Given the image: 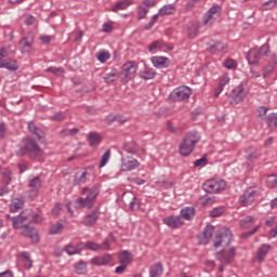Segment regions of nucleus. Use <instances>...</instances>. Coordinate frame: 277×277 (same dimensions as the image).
<instances>
[{"instance_id":"1","label":"nucleus","mask_w":277,"mask_h":277,"mask_svg":"<svg viewBox=\"0 0 277 277\" xmlns=\"http://www.w3.org/2000/svg\"><path fill=\"white\" fill-rule=\"evenodd\" d=\"M15 155L16 157H25V155H27L29 159H34L36 161H44V150H42L36 140L31 137L22 140L21 144L17 145Z\"/></svg>"},{"instance_id":"2","label":"nucleus","mask_w":277,"mask_h":277,"mask_svg":"<svg viewBox=\"0 0 277 277\" xmlns=\"http://www.w3.org/2000/svg\"><path fill=\"white\" fill-rule=\"evenodd\" d=\"M230 241H233V232L230 229L223 227L213 238V247L214 248H228L230 246Z\"/></svg>"},{"instance_id":"3","label":"nucleus","mask_w":277,"mask_h":277,"mask_svg":"<svg viewBox=\"0 0 277 277\" xmlns=\"http://www.w3.org/2000/svg\"><path fill=\"white\" fill-rule=\"evenodd\" d=\"M136 72L137 64L135 63V61L126 62L121 67V71L119 72L121 83H129L131 79H135Z\"/></svg>"},{"instance_id":"4","label":"nucleus","mask_w":277,"mask_h":277,"mask_svg":"<svg viewBox=\"0 0 277 277\" xmlns=\"http://www.w3.org/2000/svg\"><path fill=\"white\" fill-rule=\"evenodd\" d=\"M13 228H25L31 224V210H24L19 215L11 217Z\"/></svg>"},{"instance_id":"5","label":"nucleus","mask_w":277,"mask_h":277,"mask_svg":"<svg viewBox=\"0 0 277 277\" xmlns=\"http://www.w3.org/2000/svg\"><path fill=\"white\" fill-rule=\"evenodd\" d=\"M192 96V89L189 87H179L174 89L170 95V101H173V103H179L181 101H187Z\"/></svg>"},{"instance_id":"6","label":"nucleus","mask_w":277,"mask_h":277,"mask_svg":"<svg viewBox=\"0 0 277 277\" xmlns=\"http://www.w3.org/2000/svg\"><path fill=\"white\" fill-rule=\"evenodd\" d=\"M203 189L207 194H220L226 189V182L224 180H208L203 184Z\"/></svg>"},{"instance_id":"7","label":"nucleus","mask_w":277,"mask_h":277,"mask_svg":"<svg viewBox=\"0 0 277 277\" xmlns=\"http://www.w3.org/2000/svg\"><path fill=\"white\" fill-rule=\"evenodd\" d=\"M256 198H259V189L256 187H250L240 196V205L242 207H250Z\"/></svg>"},{"instance_id":"8","label":"nucleus","mask_w":277,"mask_h":277,"mask_svg":"<svg viewBox=\"0 0 277 277\" xmlns=\"http://www.w3.org/2000/svg\"><path fill=\"white\" fill-rule=\"evenodd\" d=\"M220 14H222V6L214 5L209 9V11L203 15V24L208 27H211L213 23L219 18Z\"/></svg>"},{"instance_id":"9","label":"nucleus","mask_w":277,"mask_h":277,"mask_svg":"<svg viewBox=\"0 0 277 277\" xmlns=\"http://www.w3.org/2000/svg\"><path fill=\"white\" fill-rule=\"evenodd\" d=\"M89 202V207H94V202L96 201V197L101 194V184H94L91 188L84 187L82 189V196H85Z\"/></svg>"},{"instance_id":"10","label":"nucleus","mask_w":277,"mask_h":277,"mask_svg":"<svg viewBox=\"0 0 277 277\" xmlns=\"http://www.w3.org/2000/svg\"><path fill=\"white\" fill-rule=\"evenodd\" d=\"M246 98V89H243V84L237 85L229 94V103L230 105H239Z\"/></svg>"},{"instance_id":"11","label":"nucleus","mask_w":277,"mask_h":277,"mask_svg":"<svg viewBox=\"0 0 277 277\" xmlns=\"http://www.w3.org/2000/svg\"><path fill=\"white\" fill-rule=\"evenodd\" d=\"M217 261L225 265H230L235 259V247H230L228 250L223 249L215 254Z\"/></svg>"},{"instance_id":"12","label":"nucleus","mask_w":277,"mask_h":277,"mask_svg":"<svg viewBox=\"0 0 277 277\" xmlns=\"http://www.w3.org/2000/svg\"><path fill=\"white\" fill-rule=\"evenodd\" d=\"M214 229H215V227H213V225L206 226L203 232L198 235L199 243H201L202 246H207V243H209V241H211V237H213Z\"/></svg>"},{"instance_id":"13","label":"nucleus","mask_w":277,"mask_h":277,"mask_svg":"<svg viewBox=\"0 0 277 277\" xmlns=\"http://www.w3.org/2000/svg\"><path fill=\"white\" fill-rule=\"evenodd\" d=\"M163 224L169 228H181L183 226V219L180 215H170L162 219Z\"/></svg>"},{"instance_id":"14","label":"nucleus","mask_w":277,"mask_h":277,"mask_svg":"<svg viewBox=\"0 0 277 277\" xmlns=\"http://www.w3.org/2000/svg\"><path fill=\"white\" fill-rule=\"evenodd\" d=\"M136 168H140V161H137V159L131 157L122 158L121 170L123 172H131Z\"/></svg>"},{"instance_id":"15","label":"nucleus","mask_w":277,"mask_h":277,"mask_svg":"<svg viewBox=\"0 0 277 277\" xmlns=\"http://www.w3.org/2000/svg\"><path fill=\"white\" fill-rule=\"evenodd\" d=\"M196 148V145L189 143V141L183 138L181 144H180V147H179V150H180V154L182 155V157H189V155H192L194 153Z\"/></svg>"},{"instance_id":"16","label":"nucleus","mask_w":277,"mask_h":277,"mask_svg":"<svg viewBox=\"0 0 277 277\" xmlns=\"http://www.w3.org/2000/svg\"><path fill=\"white\" fill-rule=\"evenodd\" d=\"M22 235L28 237L32 243H38L40 241V236H38V230L31 226L22 227Z\"/></svg>"},{"instance_id":"17","label":"nucleus","mask_w":277,"mask_h":277,"mask_svg":"<svg viewBox=\"0 0 277 277\" xmlns=\"http://www.w3.org/2000/svg\"><path fill=\"white\" fill-rule=\"evenodd\" d=\"M29 194L34 197L38 196V192L40 187H42V180L40 176H35L34 179L29 180L28 182Z\"/></svg>"},{"instance_id":"18","label":"nucleus","mask_w":277,"mask_h":277,"mask_svg":"<svg viewBox=\"0 0 277 277\" xmlns=\"http://www.w3.org/2000/svg\"><path fill=\"white\" fill-rule=\"evenodd\" d=\"M261 60H263V56H261L256 49H251L247 54V61L250 66H259Z\"/></svg>"},{"instance_id":"19","label":"nucleus","mask_w":277,"mask_h":277,"mask_svg":"<svg viewBox=\"0 0 277 277\" xmlns=\"http://www.w3.org/2000/svg\"><path fill=\"white\" fill-rule=\"evenodd\" d=\"M0 68H5L10 72H14L15 70H18V63L16 62V60H3L0 57Z\"/></svg>"},{"instance_id":"20","label":"nucleus","mask_w":277,"mask_h":277,"mask_svg":"<svg viewBox=\"0 0 277 277\" xmlns=\"http://www.w3.org/2000/svg\"><path fill=\"white\" fill-rule=\"evenodd\" d=\"M207 51L217 55V53H222V51H224V43L222 41L211 40L207 43Z\"/></svg>"},{"instance_id":"21","label":"nucleus","mask_w":277,"mask_h":277,"mask_svg":"<svg viewBox=\"0 0 277 277\" xmlns=\"http://www.w3.org/2000/svg\"><path fill=\"white\" fill-rule=\"evenodd\" d=\"M151 63L155 68H168L170 66V58L166 56H153Z\"/></svg>"},{"instance_id":"22","label":"nucleus","mask_w":277,"mask_h":277,"mask_svg":"<svg viewBox=\"0 0 277 277\" xmlns=\"http://www.w3.org/2000/svg\"><path fill=\"white\" fill-rule=\"evenodd\" d=\"M9 207L11 213H16V211H19V209H23V207H25V199L23 197H14L11 199V203Z\"/></svg>"},{"instance_id":"23","label":"nucleus","mask_w":277,"mask_h":277,"mask_svg":"<svg viewBox=\"0 0 277 277\" xmlns=\"http://www.w3.org/2000/svg\"><path fill=\"white\" fill-rule=\"evenodd\" d=\"M269 250H272V245L264 243L262 245L256 252V261L259 263H263L265 261V256L269 254Z\"/></svg>"},{"instance_id":"24","label":"nucleus","mask_w":277,"mask_h":277,"mask_svg":"<svg viewBox=\"0 0 277 277\" xmlns=\"http://www.w3.org/2000/svg\"><path fill=\"white\" fill-rule=\"evenodd\" d=\"M161 276H163V264L161 262H156L149 268V277Z\"/></svg>"},{"instance_id":"25","label":"nucleus","mask_w":277,"mask_h":277,"mask_svg":"<svg viewBox=\"0 0 277 277\" xmlns=\"http://www.w3.org/2000/svg\"><path fill=\"white\" fill-rule=\"evenodd\" d=\"M157 75V72H155V69L145 66L140 72L138 76L141 79H144L145 81H148L150 79H155V76Z\"/></svg>"},{"instance_id":"26","label":"nucleus","mask_w":277,"mask_h":277,"mask_svg":"<svg viewBox=\"0 0 277 277\" xmlns=\"http://www.w3.org/2000/svg\"><path fill=\"white\" fill-rule=\"evenodd\" d=\"M184 140H186L188 143L196 146V144H198V142H200V133H198V131L187 132L184 136Z\"/></svg>"},{"instance_id":"27","label":"nucleus","mask_w":277,"mask_h":277,"mask_svg":"<svg viewBox=\"0 0 277 277\" xmlns=\"http://www.w3.org/2000/svg\"><path fill=\"white\" fill-rule=\"evenodd\" d=\"M87 140L89 142V146L91 147L98 146V144H101V135L96 132H90L87 135Z\"/></svg>"},{"instance_id":"28","label":"nucleus","mask_w":277,"mask_h":277,"mask_svg":"<svg viewBox=\"0 0 277 277\" xmlns=\"http://www.w3.org/2000/svg\"><path fill=\"white\" fill-rule=\"evenodd\" d=\"M246 159H247V166H249L250 169L252 170V162L256 161V159H259V154H256V149H254V148L248 149Z\"/></svg>"},{"instance_id":"29","label":"nucleus","mask_w":277,"mask_h":277,"mask_svg":"<svg viewBox=\"0 0 277 277\" xmlns=\"http://www.w3.org/2000/svg\"><path fill=\"white\" fill-rule=\"evenodd\" d=\"M265 122H266L268 129H271V131H274V129L277 128V114L272 113V114L267 115L265 118Z\"/></svg>"},{"instance_id":"30","label":"nucleus","mask_w":277,"mask_h":277,"mask_svg":"<svg viewBox=\"0 0 277 277\" xmlns=\"http://www.w3.org/2000/svg\"><path fill=\"white\" fill-rule=\"evenodd\" d=\"M133 261V254L131 252L124 250L121 253H119V263L121 265H129Z\"/></svg>"},{"instance_id":"31","label":"nucleus","mask_w":277,"mask_h":277,"mask_svg":"<svg viewBox=\"0 0 277 277\" xmlns=\"http://www.w3.org/2000/svg\"><path fill=\"white\" fill-rule=\"evenodd\" d=\"M98 221V213L93 212L91 214H88L84 217V226H88L89 228H91V226H94V224H96V222Z\"/></svg>"},{"instance_id":"32","label":"nucleus","mask_w":277,"mask_h":277,"mask_svg":"<svg viewBox=\"0 0 277 277\" xmlns=\"http://www.w3.org/2000/svg\"><path fill=\"white\" fill-rule=\"evenodd\" d=\"M88 171L77 172L74 177L75 185H83L88 181Z\"/></svg>"},{"instance_id":"33","label":"nucleus","mask_w":277,"mask_h":277,"mask_svg":"<svg viewBox=\"0 0 277 277\" xmlns=\"http://www.w3.org/2000/svg\"><path fill=\"white\" fill-rule=\"evenodd\" d=\"M19 44L22 45V53H31V48L34 47V42L29 41L27 37H23L19 40Z\"/></svg>"},{"instance_id":"34","label":"nucleus","mask_w":277,"mask_h":277,"mask_svg":"<svg viewBox=\"0 0 277 277\" xmlns=\"http://www.w3.org/2000/svg\"><path fill=\"white\" fill-rule=\"evenodd\" d=\"M63 252H66L68 256H75V254H79V252H81V249L79 248V245L74 246L72 243H69L65 246Z\"/></svg>"},{"instance_id":"35","label":"nucleus","mask_w":277,"mask_h":277,"mask_svg":"<svg viewBox=\"0 0 277 277\" xmlns=\"http://www.w3.org/2000/svg\"><path fill=\"white\" fill-rule=\"evenodd\" d=\"M19 259H22L24 267H26V269H31V267L34 266V262L31 261V255H29V252H22L19 254Z\"/></svg>"},{"instance_id":"36","label":"nucleus","mask_w":277,"mask_h":277,"mask_svg":"<svg viewBox=\"0 0 277 277\" xmlns=\"http://www.w3.org/2000/svg\"><path fill=\"white\" fill-rule=\"evenodd\" d=\"M131 3H133V0L119 1L113 6V12H120V10H127V8L131 5Z\"/></svg>"},{"instance_id":"37","label":"nucleus","mask_w":277,"mask_h":277,"mask_svg":"<svg viewBox=\"0 0 277 277\" xmlns=\"http://www.w3.org/2000/svg\"><path fill=\"white\" fill-rule=\"evenodd\" d=\"M174 12H176V9L174 8V4L163 5L159 10L160 16H170V15L174 14Z\"/></svg>"},{"instance_id":"38","label":"nucleus","mask_w":277,"mask_h":277,"mask_svg":"<svg viewBox=\"0 0 277 277\" xmlns=\"http://www.w3.org/2000/svg\"><path fill=\"white\" fill-rule=\"evenodd\" d=\"M181 215L184 220H193L196 215V209L194 207L184 208L181 210Z\"/></svg>"},{"instance_id":"39","label":"nucleus","mask_w":277,"mask_h":277,"mask_svg":"<svg viewBox=\"0 0 277 277\" xmlns=\"http://www.w3.org/2000/svg\"><path fill=\"white\" fill-rule=\"evenodd\" d=\"M255 222H256V219H254V216H252V215L246 216L245 219H242L240 221V227L241 228H250V227L254 226Z\"/></svg>"},{"instance_id":"40","label":"nucleus","mask_w":277,"mask_h":277,"mask_svg":"<svg viewBox=\"0 0 277 277\" xmlns=\"http://www.w3.org/2000/svg\"><path fill=\"white\" fill-rule=\"evenodd\" d=\"M102 79L105 81V83H114L116 79H120V74L117 71H110L105 74Z\"/></svg>"},{"instance_id":"41","label":"nucleus","mask_w":277,"mask_h":277,"mask_svg":"<svg viewBox=\"0 0 277 277\" xmlns=\"http://www.w3.org/2000/svg\"><path fill=\"white\" fill-rule=\"evenodd\" d=\"M123 149L129 155H137V150H140V147L137 146V144L129 142L123 145Z\"/></svg>"},{"instance_id":"42","label":"nucleus","mask_w":277,"mask_h":277,"mask_svg":"<svg viewBox=\"0 0 277 277\" xmlns=\"http://www.w3.org/2000/svg\"><path fill=\"white\" fill-rule=\"evenodd\" d=\"M28 131L32 133V135H37L39 140H42V130H40L34 121L28 122Z\"/></svg>"},{"instance_id":"43","label":"nucleus","mask_w":277,"mask_h":277,"mask_svg":"<svg viewBox=\"0 0 277 277\" xmlns=\"http://www.w3.org/2000/svg\"><path fill=\"white\" fill-rule=\"evenodd\" d=\"M76 209H83L87 207V209H92V206H90V201H88L87 197L82 198L79 197L75 200Z\"/></svg>"},{"instance_id":"44","label":"nucleus","mask_w":277,"mask_h":277,"mask_svg":"<svg viewBox=\"0 0 277 277\" xmlns=\"http://www.w3.org/2000/svg\"><path fill=\"white\" fill-rule=\"evenodd\" d=\"M229 81H230V78H228V76H223V77L220 79L219 87H217V89L215 90L214 96H220V93L224 90V87L227 85V83H228Z\"/></svg>"},{"instance_id":"45","label":"nucleus","mask_w":277,"mask_h":277,"mask_svg":"<svg viewBox=\"0 0 277 277\" xmlns=\"http://www.w3.org/2000/svg\"><path fill=\"white\" fill-rule=\"evenodd\" d=\"M95 57L101 62V64H105V62L111 57V54H109V51L107 50H102L95 54Z\"/></svg>"},{"instance_id":"46","label":"nucleus","mask_w":277,"mask_h":277,"mask_svg":"<svg viewBox=\"0 0 277 277\" xmlns=\"http://www.w3.org/2000/svg\"><path fill=\"white\" fill-rule=\"evenodd\" d=\"M76 274H85L88 272V264L83 261H79L78 263L74 264Z\"/></svg>"},{"instance_id":"47","label":"nucleus","mask_w":277,"mask_h":277,"mask_svg":"<svg viewBox=\"0 0 277 277\" xmlns=\"http://www.w3.org/2000/svg\"><path fill=\"white\" fill-rule=\"evenodd\" d=\"M64 230V224L57 222L50 228V235H60Z\"/></svg>"},{"instance_id":"48","label":"nucleus","mask_w":277,"mask_h":277,"mask_svg":"<svg viewBox=\"0 0 277 277\" xmlns=\"http://www.w3.org/2000/svg\"><path fill=\"white\" fill-rule=\"evenodd\" d=\"M223 66L224 68H227V70H235V68H237V61L233 58H226L223 62Z\"/></svg>"},{"instance_id":"49","label":"nucleus","mask_w":277,"mask_h":277,"mask_svg":"<svg viewBox=\"0 0 277 277\" xmlns=\"http://www.w3.org/2000/svg\"><path fill=\"white\" fill-rule=\"evenodd\" d=\"M200 31V28L198 27V25H192L189 28H188V38H190L192 40H194V38H197L198 37V34Z\"/></svg>"},{"instance_id":"50","label":"nucleus","mask_w":277,"mask_h":277,"mask_svg":"<svg viewBox=\"0 0 277 277\" xmlns=\"http://www.w3.org/2000/svg\"><path fill=\"white\" fill-rule=\"evenodd\" d=\"M266 185L271 189H273L274 187H277V174L268 175L266 179Z\"/></svg>"},{"instance_id":"51","label":"nucleus","mask_w":277,"mask_h":277,"mask_svg":"<svg viewBox=\"0 0 277 277\" xmlns=\"http://www.w3.org/2000/svg\"><path fill=\"white\" fill-rule=\"evenodd\" d=\"M17 168L19 170V174H25V172L29 170V162H27V160H19V162L17 163Z\"/></svg>"},{"instance_id":"52","label":"nucleus","mask_w":277,"mask_h":277,"mask_svg":"<svg viewBox=\"0 0 277 277\" xmlns=\"http://www.w3.org/2000/svg\"><path fill=\"white\" fill-rule=\"evenodd\" d=\"M109 157H111V150L107 149L102 156V159L100 161V168H105V166H107V161H109Z\"/></svg>"},{"instance_id":"53","label":"nucleus","mask_w":277,"mask_h":277,"mask_svg":"<svg viewBox=\"0 0 277 277\" xmlns=\"http://www.w3.org/2000/svg\"><path fill=\"white\" fill-rule=\"evenodd\" d=\"M84 248L87 250H92L93 252H98V250H101L100 245L94 241H87Z\"/></svg>"},{"instance_id":"54","label":"nucleus","mask_w":277,"mask_h":277,"mask_svg":"<svg viewBox=\"0 0 277 277\" xmlns=\"http://www.w3.org/2000/svg\"><path fill=\"white\" fill-rule=\"evenodd\" d=\"M258 53L261 55V57H265L269 54V43H264L261 45L258 50Z\"/></svg>"},{"instance_id":"55","label":"nucleus","mask_w":277,"mask_h":277,"mask_svg":"<svg viewBox=\"0 0 277 277\" xmlns=\"http://www.w3.org/2000/svg\"><path fill=\"white\" fill-rule=\"evenodd\" d=\"M277 5V0H268L266 2L262 3V9L267 11V10H274Z\"/></svg>"},{"instance_id":"56","label":"nucleus","mask_w":277,"mask_h":277,"mask_svg":"<svg viewBox=\"0 0 277 277\" xmlns=\"http://www.w3.org/2000/svg\"><path fill=\"white\" fill-rule=\"evenodd\" d=\"M159 16H161V14H159V12L157 14H155L151 19L149 21V23H147L144 26V29H153V27H155V23H157V21H159Z\"/></svg>"},{"instance_id":"57","label":"nucleus","mask_w":277,"mask_h":277,"mask_svg":"<svg viewBox=\"0 0 277 277\" xmlns=\"http://www.w3.org/2000/svg\"><path fill=\"white\" fill-rule=\"evenodd\" d=\"M224 207H216L210 211V217H220L224 213Z\"/></svg>"},{"instance_id":"58","label":"nucleus","mask_w":277,"mask_h":277,"mask_svg":"<svg viewBox=\"0 0 277 277\" xmlns=\"http://www.w3.org/2000/svg\"><path fill=\"white\" fill-rule=\"evenodd\" d=\"M45 72H52V75H55V77H60L64 72V68L62 67H49L45 69Z\"/></svg>"},{"instance_id":"59","label":"nucleus","mask_w":277,"mask_h":277,"mask_svg":"<svg viewBox=\"0 0 277 277\" xmlns=\"http://www.w3.org/2000/svg\"><path fill=\"white\" fill-rule=\"evenodd\" d=\"M260 228H261V226L256 225L251 230H249L247 233H242L241 234L242 239H248V237H251V235H254V233H258Z\"/></svg>"},{"instance_id":"60","label":"nucleus","mask_w":277,"mask_h":277,"mask_svg":"<svg viewBox=\"0 0 277 277\" xmlns=\"http://www.w3.org/2000/svg\"><path fill=\"white\" fill-rule=\"evenodd\" d=\"M147 14H148V9L138 6L137 16H138L140 21H142V18H145L147 16Z\"/></svg>"},{"instance_id":"61","label":"nucleus","mask_w":277,"mask_h":277,"mask_svg":"<svg viewBox=\"0 0 277 277\" xmlns=\"http://www.w3.org/2000/svg\"><path fill=\"white\" fill-rule=\"evenodd\" d=\"M155 49H161V41H154L149 44L148 47L149 53H155Z\"/></svg>"},{"instance_id":"62","label":"nucleus","mask_w":277,"mask_h":277,"mask_svg":"<svg viewBox=\"0 0 277 277\" xmlns=\"http://www.w3.org/2000/svg\"><path fill=\"white\" fill-rule=\"evenodd\" d=\"M206 163H207V157H201V158L197 159V160L194 162V167H195V168L205 167Z\"/></svg>"},{"instance_id":"63","label":"nucleus","mask_w":277,"mask_h":277,"mask_svg":"<svg viewBox=\"0 0 277 277\" xmlns=\"http://www.w3.org/2000/svg\"><path fill=\"white\" fill-rule=\"evenodd\" d=\"M167 130L169 131V133H179L177 128H174L172 121H167Z\"/></svg>"},{"instance_id":"64","label":"nucleus","mask_w":277,"mask_h":277,"mask_svg":"<svg viewBox=\"0 0 277 277\" xmlns=\"http://www.w3.org/2000/svg\"><path fill=\"white\" fill-rule=\"evenodd\" d=\"M36 23V17L34 15H26L25 25H34Z\"/></svg>"}]
</instances>
